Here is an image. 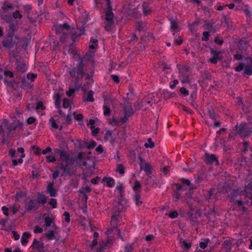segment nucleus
<instances>
[{"mask_svg":"<svg viewBox=\"0 0 252 252\" xmlns=\"http://www.w3.org/2000/svg\"><path fill=\"white\" fill-rule=\"evenodd\" d=\"M31 234L29 232H25L23 233L21 239V244L23 246H26L28 242V239L31 237Z\"/></svg>","mask_w":252,"mask_h":252,"instance_id":"obj_24","label":"nucleus"},{"mask_svg":"<svg viewBox=\"0 0 252 252\" xmlns=\"http://www.w3.org/2000/svg\"><path fill=\"white\" fill-rule=\"evenodd\" d=\"M116 171L121 175L125 174V168L122 164H118L117 166Z\"/></svg>","mask_w":252,"mask_h":252,"instance_id":"obj_43","label":"nucleus"},{"mask_svg":"<svg viewBox=\"0 0 252 252\" xmlns=\"http://www.w3.org/2000/svg\"><path fill=\"white\" fill-rule=\"evenodd\" d=\"M70 106L69 101L67 99H64L63 102V107L64 109H66Z\"/></svg>","mask_w":252,"mask_h":252,"instance_id":"obj_59","label":"nucleus"},{"mask_svg":"<svg viewBox=\"0 0 252 252\" xmlns=\"http://www.w3.org/2000/svg\"><path fill=\"white\" fill-rule=\"evenodd\" d=\"M19 41V38L17 35H12L9 34H6L2 40V45L3 47L8 49V54L11 61L12 58L17 59V50Z\"/></svg>","mask_w":252,"mask_h":252,"instance_id":"obj_2","label":"nucleus"},{"mask_svg":"<svg viewBox=\"0 0 252 252\" xmlns=\"http://www.w3.org/2000/svg\"><path fill=\"white\" fill-rule=\"evenodd\" d=\"M48 204L52 206V209L56 208L57 207V201L55 198H51L48 202Z\"/></svg>","mask_w":252,"mask_h":252,"instance_id":"obj_44","label":"nucleus"},{"mask_svg":"<svg viewBox=\"0 0 252 252\" xmlns=\"http://www.w3.org/2000/svg\"><path fill=\"white\" fill-rule=\"evenodd\" d=\"M16 61V68L15 69L17 71L23 73L27 70V67L24 63L21 62L18 60V56L17 55L16 58H12Z\"/></svg>","mask_w":252,"mask_h":252,"instance_id":"obj_15","label":"nucleus"},{"mask_svg":"<svg viewBox=\"0 0 252 252\" xmlns=\"http://www.w3.org/2000/svg\"><path fill=\"white\" fill-rule=\"evenodd\" d=\"M242 193V191L239 189H233L228 196L229 202L232 203L236 200L240 198Z\"/></svg>","mask_w":252,"mask_h":252,"instance_id":"obj_11","label":"nucleus"},{"mask_svg":"<svg viewBox=\"0 0 252 252\" xmlns=\"http://www.w3.org/2000/svg\"><path fill=\"white\" fill-rule=\"evenodd\" d=\"M102 181L106 183V186L109 188H112L115 185V180L112 177H104Z\"/></svg>","mask_w":252,"mask_h":252,"instance_id":"obj_25","label":"nucleus"},{"mask_svg":"<svg viewBox=\"0 0 252 252\" xmlns=\"http://www.w3.org/2000/svg\"><path fill=\"white\" fill-rule=\"evenodd\" d=\"M235 130L241 138L250 137L252 134V122H243L235 126Z\"/></svg>","mask_w":252,"mask_h":252,"instance_id":"obj_3","label":"nucleus"},{"mask_svg":"<svg viewBox=\"0 0 252 252\" xmlns=\"http://www.w3.org/2000/svg\"><path fill=\"white\" fill-rule=\"evenodd\" d=\"M38 206L45 204L47 201V197L42 192H38L36 199H35Z\"/></svg>","mask_w":252,"mask_h":252,"instance_id":"obj_17","label":"nucleus"},{"mask_svg":"<svg viewBox=\"0 0 252 252\" xmlns=\"http://www.w3.org/2000/svg\"><path fill=\"white\" fill-rule=\"evenodd\" d=\"M141 187V184L139 181H135L134 182V185L133 187V189L134 191L137 190L138 189H139Z\"/></svg>","mask_w":252,"mask_h":252,"instance_id":"obj_61","label":"nucleus"},{"mask_svg":"<svg viewBox=\"0 0 252 252\" xmlns=\"http://www.w3.org/2000/svg\"><path fill=\"white\" fill-rule=\"evenodd\" d=\"M136 246L135 243L127 244L125 247V252H132L134 248Z\"/></svg>","mask_w":252,"mask_h":252,"instance_id":"obj_32","label":"nucleus"},{"mask_svg":"<svg viewBox=\"0 0 252 252\" xmlns=\"http://www.w3.org/2000/svg\"><path fill=\"white\" fill-rule=\"evenodd\" d=\"M46 236L50 240L54 239L55 238L54 231L53 230L50 231L46 234Z\"/></svg>","mask_w":252,"mask_h":252,"instance_id":"obj_49","label":"nucleus"},{"mask_svg":"<svg viewBox=\"0 0 252 252\" xmlns=\"http://www.w3.org/2000/svg\"><path fill=\"white\" fill-rule=\"evenodd\" d=\"M36 110L41 109L44 110L45 109V107L43 105V102L42 101H38L36 103V105L35 107Z\"/></svg>","mask_w":252,"mask_h":252,"instance_id":"obj_52","label":"nucleus"},{"mask_svg":"<svg viewBox=\"0 0 252 252\" xmlns=\"http://www.w3.org/2000/svg\"><path fill=\"white\" fill-rule=\"evenodd\" d=\"M61 103V96L59 94H56L55 97V105L56 108H60Z\"/></svg>","mask_w":252,"mask_h":252,"instance_id":"obj_35","label":"nucleus"},{"mask_svg":"<svg viewBox=\"0 0 252 252\" xmlns=\"http://www.w3.org/2000/svg\"><path fill=\"white\" fill-rule=\"evenodd\" d=\"M244 74L251 76L252 74V68L250 65H246L244 67Z\"/></svg>","mask_w":252,"mask_h":252,"instance_id":"obj_31","label":"nucleus"},{"mask_svg":"<svg viewBox=\"0 0 252 252\" xmlns=\"http://www.w3.org/2000/svg\"><path fill=\"white\" fill-rule=\"evenodd\" d=\"M46 158L47 162H55L56 161V159L53 155H48L46 156Z\"/></svg>","mask_w":252,"mask_h":252,"instance_id":"obj_51","label":"nucleus"},{"mask_svg":"<svg viewBox=\"0 0 252 252\" xmlns=\"http://www.w3.org/2000/svg\"><path fill=\"white\" fill-rule=\"evenodd\" d=\"M70 163H66L64 164L63 163H60L58 164L59 168L62 170L64 174H67L69 175L71 174V169L69 167V164Z\"/></svg>","mask_w":252,"mask_h":252,"instance_id":"obj_20","label":"nucleus"},{"mask_svg":"<svg viewBox=\"0 0 252 252\" xmlns=\"http://www.w3.org/2000/svg\"><path fill=\"white\" fill-rule=\"evenodd\" d=\"M18 29V26L17 24L14 22H11L9 24L8 29L6 30V34L15 35V32Z\"/></svg>","mask_w":252,"mask_h":252,"instance_id":"obj_19","label":"nucleus"},{"mask_svg":"<svg viewBox=\"0 0 252 252\" xmlns=\"http://www.w3.org/2000/svg\"><path fill=\"white\" fill-rule=\"evenodd\" d=\"M140 195L137 193H135L134 195V200L136 205L139 206L142 204V202L140 200Z\"/></svg>","mask_w":252,"mask_h":252,"instance_id":"obj_46","label":"nucleus"},{"mask_svg":"<svg viewBox=\"0 0 252 252\" xmlns=\"http://www.w3.org/2000/svg\"><path fill=\"white\" fill-rule=\"evenodd\" d=\"M103 115L105 116H109L111 115L110 108L107 105H104L103 106Z\"/></svg>","mask_w":252,"mask_h":252,"instance_id":"obj_40","label":"nucleus"},{"mask_svg":"<svg viewBox=\"0 0 252 252\" xmlns=\"http://www.w3.org/2000/svg\"><path fill=\"white\" fill-rule=\"evenodd\" d=\"M213 23H210V22L205 23L204 24V25L203 26V28L205 30H211V29H213Z\"/></svg>","mask_w":252,"mask_h":252,"instance_id":"obj_60","label":"nucleus"},{"mask_svg":"<svg viewBox=\"0 0 252 252\" xmlns=\"http://www.w3.org/2000/svg\"><path fill=\"white\" fill-rule=\"evenodd\" d=\"M180 181L184 185H186L187 186V189L190 190L193 189L192 184L191 183L190 181L187 179L185 178H181L180 179Z\"/></svg>","mask_w":252,"mask_h":252,"instance_id":"obj_29","label":"nucleus"},{"mask_svg":"<svg viewBox=\"0 0 252 252\" xmlns=\"http://www.w3.org/2000/svg\"><path fill=\"white\" fill-rule=\"evenodd\" d=\"M94 94V93L93 91H89L88 93L87 97L86 98V101L91 102H94V100L93 96Z\"/></svg>","mask_w":252,"mask_h":252,"instance_id":"obj_34","label":"nucleus"},{"mask_svg":"<svg viewBox=\"0 0 252 252\" xmlns=\"http://www.w3.org/2000/svg\"><path fill=\"white\" fill-rule=\"evenodd\" d=\"M147 141L148 143H145L144 144V146L146 148H153L155 146V143L152 141V138H148L147 139Z\"/></svg>","mask_w":252,"mask_h":252,"instance_id":"obj_38","label":"nucleus"},{"mask_svg":"<svg viewBox=\"0 0 252 252\" xmlns=\"http://www.w3.org/2000/svg\"><path fill=\"white\" fill-rule=\"evenodd\" d=\"M104 138L106 140H109L111 143H113L115 141V138L113 137L112 131L107 130L104 134Z\"/></svg>","mask_w":252,"mask_h":252,"instance_id":"obj_28","label":"nucleus"},{"mask_svg":"<svg viewBox=\"0 0 252 252\" xmlns=\"http://www.w3.org/2000/svg\"><path fill=\"white\" fill-rule=\"evenodd\" d=\"M92 189L89 186H86L85 188H83V190H79V192L81 194L86 193H89L91 191Z\"/></svg>","mask_w":252,"mask_h":252,"instance_id":"obj_54","label":"nucleus"},{"mask_svg":"<svg viewBox=\"0 0 252 252\" xmlns=\"http://www.w3.org/2000/svg\"><path fill=\"white\" fill-rule=\"evenodd\" d=\"M54 182H48L46 191L51 197H56L57 196V191L54 187Z\"/></svg>","mask_w":252,"mask_h":252,"instance_id":"obj_14","label":"nucleus"},{"mask_svg":"<svg viewBox=\"0 0 252 252\" xmlns=\"http://www.w3.org/2000/svg\"><path fill=\"white\" fill-rule=\"evenodd\" d=\"M123 111L125 113V114L129 117L132 116L134 113L133 108L130 105H125L123 107Z\"/></svg>","mask_w":252,"mask_h":252,"instance_id":"obj_23","label":"nucleus"},{"mask_svg":"<svg viewBox=\"0 0 252 252\" xmlns=\"http://www.w3.org/2000/svg\"><path fill=\"white\" fill-rule=\"evenodd\" d=\"M197 98V93L193 92L190 94L189 98L188 101L195 100Z\"/></svg>","mask_w":252,"mask_h":252,"instance_id":"obj_63","label":"nucleus"},{"mask_svg":"<svg viewBox=\"0 0 252 252\" xmlns=\"http://www.w3.org/2000/svg\"><path fill=\"white\" fill-rule=\"evenodd\" d=\"M21 87L24 88V87H30V83L29 81L25 78H21Z\"/></svg>","mask_w":252,"mask_h":252,"instance_id":"obj_41","label":"nucleus"},{"mask_svg":"<svg viewBox=\"0 0 252 252\" xmlns=\"http://www.w3.org/2000/svg\"><path fill=\"white\" fill-rule=\"evenodd\" d=\"M168 216L171 219H176L178 216V213L176 211H174L170 212Z\"/></svg>","mask_w":252,"mask_h":252,"instance_id":"obj_58","label":"nucleus"},{"mask_svg":"<svg viewBox=\"0 0 252 252\" xmlns=\"http://www.w3.org/2000/svg\"><path fill=\"white\" fill-rule=\"evenodd\" d=\"M178 28V24L176 21L173 19H170V29L171 31L173 32V35H174L176 32V30Z\"/></svg>","mask_w":252,"mask_h":252,"instance_id":"obj_26","label":"nucleus"},{"mask_svg":"<svg viewBox=\"0 0 252 252\" xmlns=\"http://www.w3.org/2000/svg\"><path fill=\"white\" fill-rule=\"evenodd\" d=\"M139 165L141 170L144 171L147 176H150L152 173L153 168L151 165L148 162H145L143 159L139 157Z\"/></svg>","mask_w":252,"mask_h":252,"instance_id":"obj_8","label":"nucleus"},{"mask_svg":"<svg viewBox=\"0 0 252 252\" xmlns=\"http://www.w3.org/2000/svg\"><path fill=\"white\" fill-rule=\"evenodd\" d=\"M248 203V201L244 202L241 200V198L237 199L235 201L232 203L233 205L237 206V207H241V208L240 209L241 211L242 212H246L248 210V208L244 206V204H247Z\"/></svg>","mask_w":252,"mask_h":252,"instance_id":"obj_18","label":"nucleus"},{"mask_svg":"<svg viewBox=\"0 0 252 252\" xmlns=\"http://www.w3.org/2000/svg\"><path fill=\"white\" fill-rule=\"evenodd\" d=\"M69 29V25L67 23H63V25H61L59 26L58 27V28L57 29V32L59 31H62L63 30H68Z\"/></svg>","mask_w":252,"mask_h":252,"instance_id":"obj_42","label":"nucleus"},{"mask_svg":"<svg viewBox=\"0 0 252 252\" xmlns=\"http://www.w3.org/2000/svg\"><path fill=\"white\" fill-rule=\"evenodd\" d=\"M13 17L15 19H21L23 18V15L20 13V12L19 10H17L13 13Z\"/></svg>","mask_w":252,"mask_h":252,"instance_id":"obj_50","label":"nucleus"},{"mask_svg":"<svg viewBox=\"0 0 252 252\" xmlns=\"http://www.w3.org/2000/svg\"><path fill=\"white\" fill-rule=\"evenodd\" d=\"M77 61L76 66L69 72L70 77L75 79V83L81 81L84 75L86 80L92 79L94 72V63L91 55L87 53L82 57H79Z\"/></svg>","mask_w":252,"mask_h":252,"instance_id":"obj_1","label":"nucleus"},{"mask_svg":"<svg viewBox=\"0 0 252 252\" xmlns=\"http://www.w3.org/2000/svg\"><path fill=\"white\" fill-rule=\"evenodd\" d=\"M189 71L190 67L187 65H184L179 69V76L183 78L184 81H188L189 77L190 74Z\"/></svg>","mask_w":252,"mask_h":252,"instance_id":"obj_9","label":"nucleus"},{"mask_svg":"<svg viewBox=\"0 0 252 252\" xmlns=\"http://www.w3.org/2000/svg\"><path fill=\"white\" fill-rule=\"evenodd\" d=\"M49 122L51 123V126L53 128L57 129L59 127V126L57 124L55 120L53 118H51L49 120Z\"/></svg>","mask_w":252,"mask_h":252,"instance_id":"obj_53","label":"nucleus"},{"mask_svg":"<svg viewBox=\"0 0 252 252\" xmlns=\"http://www.w3.org/2000/svg\"><path fill=\"white\" fill-rule=\"evenodd\" d=\"M111 224L114 228H117L119 223V217H116L114 215H112L111 217Z\"/></svg>","mask_w":252,"mask_h":252,"instance_id":"obj_30","label":"nucleus"},{"mask_svg":"<svg viewBox=\"0 0 252 252\" xmlns=\"http://www.w3.org/2000/svg\"><path fill=\"white\" fill-rule=\"evenodd\" d=\"M113 244V240L110 238L102 240L99 242L98 250L96 252H101V251L109 249L112 247Z\"/></svg>","mask_w":252,"mask_h":252,"instance_id":"obj_7","label":"nucleus"},{"mask_svg":"<svg viewBox=\"0 0 252 252\" xmlns=\"http://www.w3.org/2000/svg\"><path fill=\"white\" fill-rule=\"evenodd\" d=\"M180 243L181 248L186 251L189 250L191 246L190 242H187L186 240L183 238L180 239Z\"/></svg>","mask_w":252,"mask_h":252,"instance_id":"obj_22","label":"nucleus"},{"mask_svg":"<svg viewBox=\"0 0 252 252\" xmlns=\"http://www.w3.org/2000/svg\"><path fill=\"white\" fill-rule=\"evenodd\" d=\"M24 208L26 212L36 211L39 209L35 200L31 198H27L24 200Z\"/></svg>","mask_w":252,"mask_h":252,"instance_id":"obj_5","label":"nucleus"},{"mask_svg":"<svg viewBox=\"0 0 252 252\" xmlns=\"http://www.w3.org/2000/svg\"><path fill=\"white\" fill-rule=\"evenodd\" d=\"M210 33L208 31H205L203 32V36L201 38L202 41H207L209 39Z\"/></svg>","mask_w":252,"mask_h":252,"instance_id":"obj_45","label":"nucleus"},{"mask_svg":"<svg viewBox=\"0 0 252 252\" xmlns=\"http://www.w3.org/2000/svg\"><path fill=\"white\" fill-rule=\"evenodd\" d=\"M107 9L104 10L105 13V30L107 32H110L112 30V27L114 23V15L112 12V6L111 5L110 0H106Z\"/></svg>","mask_w":252,"mask_h":252,"instance_id":"obj_4","label":"nucleus"},{"mask_svg":"<svg viewBox=\"0 0 252 252\" xmlns=\"http://www.w3.org/2000/svg\"><path fill=\"white\" fill-rule=\"evenodd\" d=\"M243 194L245 198L251 200V205L252 206V178L251 182L245 186Z\"/></svg>","mask_w":252,"mask_h":252,"instance_id":"obj_12","label":"nucleus"},{"mask_svg":"<svg viewBox=\"0 0 252 252\" xmlns=\"http://www.w3.org/2000/svg\"><path fill=\"white\" fill-rule=\"evenodd\" d=\"M210 53L212 56L209 59V62L213 64H216L221 59V52L211 48L210 49Z\"/></svg>","mask_w":252,"mask_h":252,"instance_id":"obj_10","label":"nucleus"},{"mask_svg":"<svg viewBox=\"0 0 252 252\" xmlns=\"http://www.w3.org/2000/svg\"><path fill=\"white\" fill-rule=\"evenodd\" d=\"M180 93L184 94L185 96H188L189 94V92L185 87H182L180 89Z\"/></svg>","mask_w":252,"mask_h":252,"instance_id":"obj_62","label":"nucleus"},{"mask_svg":"<svg viewBox=\"0 0 252 252\" xmlns=\"http://www.w3.org/2000/svg\"><path fill=\"white\" fill-rule=\"evenodd\" d=\"M37 77V74L33 73H28L27 74V78L28 79L31 80V81H33Z\"/></svg>","mask_w":252,"mask_h":252,"instance_id":"obj_48","label":"nucleus"},{"mask_svg":"<svg viewBox=\"0 0 252 252\" xmlns=\"http://www.w3.org/2000/svg\"><path fill=\"white\" fill-rule=\"evenodd\" d=\"M204 158V161L207 165H211L214 163L216 166L220 165L219 159L215 154L205 153Z\"/></svg>","mask_w":252,"mask_h":252,"instance_id":"obj_6","label":"nucleus"},{"mask_svg":"<svg viewBox=\"0 0 252 252\" xmlns=\"http://www.w3.org/2000/svg\"><path fill=\"white\" fill-rule=\"evenodd\" d=\"M60 158L67 163H73L74 160L72 158H70L66 152L64 150H61L59 152Z\"/></svg>","mask_w":252,"mask_h":252,"instance_id":"obj_16","label":"nucleus"},{"mask_svg":"<svg viewBox=\"0 0 252 252\" xmlns=\"http://www.w3.org/2000/svg\"><path fill=\"white\" fill-rule=\"evenodd\" d=\"M73 115L74 116L75 119L78 121L82 120L83 118V116L81 114H76L75 112H73Z\"/></svg>","mask_w":252,"mask_h":252,"instance_id":"obj_64","label":"nucleus"},{"mask_svg":"<svg viewBox=\"0 0 252 252\" xmlns=\"http://www.w3.org/2000/svg\"><path fill=\"white\" fill-rule=\"evenodd\" d=\"M142 8L144 16H147L151 14L152 10L149 8V3L144 2L142 4Z\"/></svg>","mask_w":252,"mask_h":252,"instance_id":"obj_27","label":"nucleus"},{"mask_svg":"<svg viewBox=\"0 0 252 252\" xmlns=\"http://www.w3.org/2000/svg\"><path fill=\"white\" fill-rule=\"evenodd\" d=\"M129 117H128L125 114L124 116L121 117L119 119V122L122 123V124H125L129 120Z\"/></svg>","mask_w":252,"mask_h":252,"instance_id":"obj_55","label":"nucleus"},{"mask_svg":"<svg viewBox=\"0 0 252 252\" xmlns=\"http://www.w3.org/2000/svg\"><path fill=\"white\" fill-rule=\"evenodd\" d=\"M53 220L49 216H47L44 218L45 225L46 227H49L53 223Z\"/></svg>","mask_w":252,"mask_h":252,"instance_id":"obj_37","label":"nucleus"},{"mask_svg":"<svg viewBox=\"0 0 252 252\" xmlns=\"http://www.w3.org/2000/svg\"><path fill=\"white\" fill-rule=\"evenodd\" d=\"M210 242V240L209 238H205L203 241L199 243V247L200 248L204 249Z\"/></svg>","mask_w":252,"mask_h":252,"instance_id":"obj_33","label":"nucleus"},{"mask_svg":"<svg viewBox=\"0 0 252 252\" xmlns=\"http://www.w3.org/2000/svg\"><path fill=\"white\" fill-rule=\"evenodd\" d=\"M173 201L177 202L179 199L181 198V195L179 192L175 191L173 194Z\"/></svg>","mask_w":252,"mask_h":252,"instance_id":"obj_57","label":"nucleus"},{"mask_svg":"<svg viewBox=\"0 0 252 252\" xmlns=\"http://www.w3.org/2000/svg\"><path fill=\"white\" fill-rule=\"evenodd\" d=\"M87 149L90 150L94 149L96 145V143L94 140H92L89 143L87 142H84Z\"/></svg>","mask_w":252,"mask_h":252,"instance_id":"obj_36","label":"nucleus"},{"mask_svg":"<svg viewBox=\"0 0 252 252\" xmlns=\"http://www.w3.org/2000/svg\"><path fill=\"white\" fill-rule=\"evenodd\" d=\"M2 124L5 129L8 130V133H6L7 135L10 134L11 131L15 130L17 128V125L15 123L8 124V121L6 119L3 120Z\"/></svg>","mask_w":252,"mask_h":252,"instance_id":"obj_13","label":"nucleus"},{"mask_svg":"<svg viewBox=\"0 0 252 252\" xmlns=\"http://www.w3.org/2000/svg\"><path fill=\"white\" fill-rule=\"evenodd\" d=\"M31 247L34 250L40 251L43 248V243L41 241H38L34 239Z\"/></svg>","mask_w":252,"mask_h":252,"instance_id":"obj_21","label":"nucleus"},{"mask_svg":"<svg viewBox=\"0 0 252 252\" xmlns=\"http://www.w3.org/2000/svg\"><path fill=\"white\" fill-rule=\"evenodd\" d=\"M90 42L92 43L89 45L90 49L93 50L97 46V40L96 38H91Z\"/></svg>","mask_w":252,"mask_h":252,"instance_id":"obj_39","label":"nucleus"},{"mask_svg":"<svg viewBox=\"0 0 252 252\" xmlns=\"http://www.w3.org/2000/svg\"><path fill=\"white\" fill-rule=\"evenodd\" d=\"M244 67V63L243 62H240L239 64L234 68V70L236 72H240L243 70Z\"/></svg>","mask_w":252,"mask_h":252,"instance_id":"obj_47","label":"nucleus"},{"mask_svg":"<svg viewBox=\"0 0 252 252\" xmlns=\"http://www.w3.org/2000/svg\"><path fill=\"white\" fill-rule=\"evenodd\" d=\"M63 216H64V217H65V218H64L65 221L66 222L69 223L70 221V214L68 212L65 211L63 214Z\"/></svg>","mask_w":252,"mask_h":252,"instance_id":"obj_56","label":"nucleus"}]
</instances>
